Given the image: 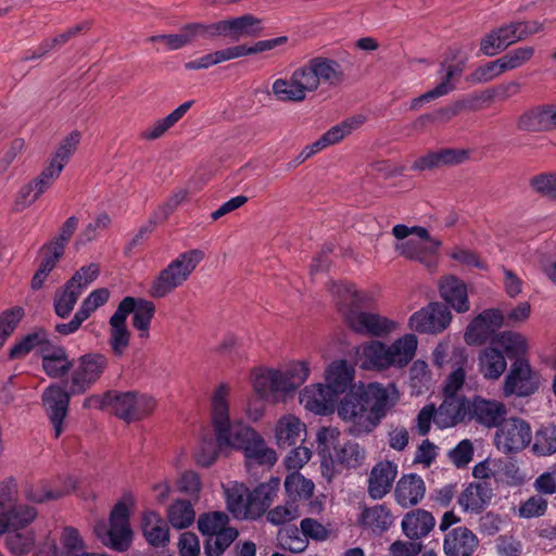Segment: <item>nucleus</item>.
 Instances as JSON below:
<instances>
[{"mask_svg":"<svg viewBox=\"0 0 556 556\" xmlns=\"http://www.w3.org/2000/svg\"><path fill=\"white\" fill-rule=\"evenodd\" d=\"M81 293L83 291L79 290L78 287H74L66 281V283L55 292L53 303L55 314L61 318L68 317Z\"/></svg>","mask_w":556,"mask_h":556,"instance_id":"3c124183","label":"nucleus"},{"mask_svg":"<svg viewBox=\"0 0 556 556\" xmlns=\"http://www.w3.org/2000/svg\"><path fill=\"white\" fill-rule=\"evenodd\" d=\"M301 529L295 526L281 528L278 531V540L283 548L292 553H301L307 547V541L300 536Z\"/></svg>","mask_w":556,"mask_h":556,"instance_id":"e2e57ef3","label":"nucleus"},{"mask_svg":"<svg viewBox=\"0 0 556 556\" xmlns=\"http://www.w3.org/2000/svg\"><path fill=\"white\" fill-rule=\"evenodd\" d=\"M300 402L304 407L318 415H328L333 413L338 406V395L332 392L329 386L316 384L306 387L300 394Z\"/></svg>","mask_w":556,"mask_h":556,"instance_id":"412c9836","label":"nucleus"},{"mask_svg":"<svg viewBox=\"0 0 556 556\" xmlns=\"http://www.w3.org/2000/svg\"><path fill=\"white\" fill-rule=\"evenodd\" d=\"M141 529L147 542L154 547L165 546L169 541L168 525L155 511L143 514Z\"/></svg>","mask_w":556,"mask_h":556,"instance_id":"c9c22d12","label":"nucleus"},{"mask_svg":"<svg viewBox=\"0 0 556 556\" xmlns=\"http://www.w3.org/2000/svg\"><path fill=\"white\" fill-rule=\"evenodd\" d=\"M43 253L40 265L31 278V288L39 290L47 276L54 269L59 260L63 256L65 248L56 241H49L40 249Z\"/></svg>","mask_w":556,"mask_h":556,"instance_id":"e433bc0d","label":"nucleus"},{"mask_svg":"<svg viewBox=\"0 0 556 556\" xmlns=\"http://www.w3.org/2000/svg\"><path fill=\"white\" fill-rule=\"evenodd\" d=\"M228 389L220 384L212 397V424L218 447L231 446L243 451L258 433L250 426L240 421H230L227 402Z\"/></svg>","mask_w":556,"mask_h":556,"instance_id":"7ed1b4c3","label":"nucleus"},{"mask_svg":"<svg viewBox=\"0 0 556 556\" xmlns=\"http://www.w3.org/2000/svg\"><path fill=\"white\" fill-rule=\"evenodd\" d=\"M299 68L311 92L316 91L320 85L338 87L346 79L342 65L330 58L314 56Z\"/></svg>","mask_w":556,"mask_h":556,"instance_id":"6e6552de","label":"nucleus"},{"mask_svg":"<svg viewBox=\"0 0 556 556\" xmlns=\"http://www.w3.org/2000/svg\"><path fill=\"white\" fill-rule=\"evenodd\" d=\"M60 544L62 556H81L86 552L84 539L79 531L72 526L63 528Z\"/></svg>","mask_w":556,"mask_h":556,"instance_id":"5fc2aeb1","label":"nucleus"},{"mask_svg":"<svg viewBox=\"0 0 556 556\" xmlns=\"http://www.w3.org/2000/svg\"><path fill=\"white\" fill-rule=\"evenodd\" d=\"M506 366L507 363L504 354L495 348H485L479 354V369L486 379H498L505 371Z\"/></svg>","mask_w":556,"mask_h":556,"instance_id":"a18cd8bd","label":"nucleus"},{"mask_svg":"<svg viewBox=\"0 0 556 556\" xmlns=\"http://www.w3.org/2000/svg\"><path fill=\"white\" fill-rule=\"evenodd\" d=\"M242 452L245 457L248 471H252L257 466L270 468L277 462L276 452L266 446L264 439L260 434Z\"/></svg>","mask_w":556,"mask_h":556,"instance_id":"ea45409f","label":"nucleus"},{"mask_svg":"<svg viewBox=\"0 0 556 556\" xmlns=\"http://www.w3.org/2000/svg\"><path fill=\"white\" fill-rule=\"evenodd\" d=\"M457 367L447 376L445 386H444V394H454L458 392V390L463 387L465 381V370L464 365L467 362V357L464 354L463 350H458L455 352Z\"/></svg>","mask_w":556,"mask_h":556,"instance_id":"0e129e2a","label":"nucleus"},{"mask_svg":"<svg viewBox=\"0 0 556 556\" xmlns=\"http://www.w3.org/2000/svg\"><path fill=\"white\" fill-rule=\"evenodd\" d=\"M37 515L38 511L34 506L15 503L0 519V534L27 527Z\"/></svg>","mask_w":556,"mask_h":556,"instance_id":"58836bf2","label":"nucleus"},{"mask_svg":"<svg viewBox=\"0 0 556 556\" xmlns=\"http://www.w3.org/2000/svg\"><path fill=\"white\" fill-rule=\"evenodd\" d=\"M315 484L312 480L306 479L304 476L294 471L289 473L285 480V490L288 500L295 503L298 501H306L312 497Z\"/></svg>","mask_w":556,"mask_h":556,"instance_id":"8fccbe9b","label":"nucleus"},{"mask_svg":"<svg viewBox=\"0 0 556 556\" xmlns=\"http://www.w3.org/2000/svg\"><path fill=\"white\" fill-rule=\"evenodd\" d=\"M547 506L548 502L542 495H532L527 501L520 503L518 516L525 519L538 518L545 515Z\"/></svg>","mask_w":556,"mask_h":556,"instance_id":"69168bd1","label":"nucleus"},{"mask_svg":"<svg viewBox=\"0 0 556 556\" xmlns=\"http://www.w3.org/2000/svg\"><path fill=\"white\" fill-rule=\"evenodd\" d=\"M469 412L470 400L454 394H445L443 402L437 409L434 424L441 429L454 427L465 419L469 420Z\"/></svg>","mask_w":556,"mask_h":556,"instance_id":"6ab92c4d","label":"nucleus"},{"mask_svg":"<svg viewBox=\"0 0 556 556\" xmlns=\"http://www.w3.org/2000/svg\"><path fill=\"white\" fill-rule=\"evenodd\" d=\"M337 306L346 326L354 332L382 337L391 332L395 323L376 313L364 312L369 298L355 289L354 285L340 283L336 288Z\"/></svg>","mask_w":556,"mask_h":556,"instance_id":"f03ea898","label":"nucleus"},{"mask_svg":"<svg viewBox=\"0 0 556 556\" xmlns=\"http://www.w3.org/2000/svg\"><path fill=\"white\" fill-rule=\"evenodd\" d=\"M532 452L536 456H551L556 453V425H541L534 433Z\"/></svg>","mask_w":556,"mask_h":556,"instance_id":"603ef678","label":"nucleus"},{"mask_svg":"<svg viewBox=\"0 0 556 556\" xmlns=\"http://www.w3.org/2000/svg\"><path fill=\"white\" fill-rule=\"evenodd\" d=\"M354 368L345 359L333 362L326 371V381L339 400L338 416L348 424L350 435L361 438L374 432L396 405L399 393L394 383H352Z\"/></svg>","mask_w":556,"mask_h":556,"instance_id":"f257e3e1","label":"nucleus"},{"mask_svg":"<svg viewBox=\"0 0 556 556\" xmlns=\"http://www.w3.org/2000/svg\"><path fill=\"white\" fill-rule=\"evenodd\" d=\"M24 316V309L20 306L9 308L0 314V349L15 330Z\"/></svg>","mask_w":556,"mask_h":556,"instance_id":"680f3d73","label":"nucleus"},{"mask_svg":"<svg viewBox=\"0 0 556 556\" xmlns=\"http://www.w3.org/2000/svg\"><path fill=\"white\" fill-rule=\"evenodd\" d=\"M364 119L361 116L348 118L327 130L318 140L312 144L306 146L300 153L299 159L304 162L320 150L338 143L345 136L350 135L353 130L363 124Z\"/></svg>","mask_w":556,"mask_h":556,"instance_id":"4be33fe9","label":"nucleus"},{"mask_svg":"<svg viewBox=\"0 0 556 556\" xmlns=\"http://www.w3.org/2000/svg\"><path fill=\"white\" fill-rule=\"evenodd\" d=\"M418 340L413 333L395 340L391 345L371 341L361 346L359 356L365 369L383 370L389 367L403 368L414 358Z\"/></svg>","mask_w":556,"mask_h":556,"instance_id":"20e7f679","label":"nucleus"},{"mask_svg":"<svg viewBox=\"0 0 556 556\" xmlns=\"http://www.w3.org/2000/svg\"><path fill=\"white\" fill-rule=\"evenodd\" d=\"M394 521L390 508L384 504H378L372 507H364L358 523L363 528L370 529L372 533L381 535L387 532Z\"/></svg>","mask_w":556,"mask_h":556,"instance_id":"f704fd0d","label":"nucleus"},{"mask_svg":"<svg viewBox=\"0 0 556 556\" xmlns=\"http://www.w3.org/2000/svg\"><path fill=\"white\" fill-rule=\"evenodd\" d=\"M132 300L134 308L132 327L139 331L141 339L149 337L151 321L155 314V305L152 301L141 298L125 296L122 301Z\"/></svg>","mask_w":556,"mask_h":556,"instance_id":"37998d69","label":"nucleus"},{"mask_svg":"<svg viewBox=\"0 0 556 556\" xmlns=\"http://www.w3.org/2000/svg\"><path fill=\"white\" fill-rule=\"evenodd\" d=\"M77 395L72 393V387L68 389L59 383H52L42 392L41 400L46 413L53 426L54 437L59 438L63 431V421L67 415L71 396Z\"/></svg>","mask_w":556,"mask_h":556,"instance_id":"f8f14e48","label":"nucleus"},{"mask_svg":"<svg viewBox=\"0 0 556 556\" xmlns=\"http://www.w3.org/2000/svg\"><path fill=\"white\" fill-rule=\"evenodd\" d=\"M439 292L441 298L457 313L469 311L467 286L458 277H444L439 283Z\"/></svg>","mask_w":556,"mask_h":556,"instance_id":"2f4dec72","label":"nucleus"},{"mask_svg":"<svg viewBox=\"0 0 556 556\" xmlns=\"http://www.w3.org/2000/svg\"><path fill=\"white\" fill-rule=\"evenodd\" d=\"M493 343L500 345L508 358L526 359L528 341L523 334L511 330L503 331L495 336Z\"/></svg>","mask_w":556,"mask_h":556,"instance_id":"de8ad7c7","label":"nucleus"},{"mask_svg":"<svg viewBox=\"0 0 556 556\" xmlns=\"http://www.w3.org/2000/svg\"><path fill=\"white\" fill-rule=\"evenodd\" d=\"M194 518L195 513L189 501H176L168 509V520L177 529L188 528Z\"/></svg>","mask_w":556,"mask_h":556,"instance_id":"6e6d98bb","label":"nucleus"},{"mask_svg":"<svg viewBox=\"0 0 556 556\" xmlns=\"http://www.w3.org/2000/svg\"><path fill=\"white\" fill-rule=\"evenodd\" d=\"M503 390L507 396H529L538 390V383L532 377L528 359H517L511 364Z\"/></svg>","mask_w":556,"mask_h":556,"instance_id":"a211bd4d","label":"nucleus"},{"mask_svg":"<svg viewBox=\"0 0 556 556\" xmlns=\"http://www.w3.org/2000/svg\"><path fill=\"white\" fill-rule=\"evenodd\" d=\"M134 308L132 300L121 301L114 314L110 317L109 344L115 356L125 354L130 342V331L127 328V317Z\"/></svg>","mask_w":556,"mask_h":556,"instance_id":"f3484780","label":"nucleus"},{"mask_svg":"<svg viewBox=\"0 0 556 556\" xmlns=\"http://www.w3.org/2000/svg\"><path fill=\"white\" fill-rule=\"evenodd\" d=\"M281 393H290L300 388L308 378L309 367L306 362H294L285 370H277Z\"/></svg>","mask_w":556,"mask_h":556,"instance_id":"c03bdc74","label":"nucleus"},{"mask_svg":"<svg viewBox=\"0 0 556 556\" xmlns=\"http://www.w3.org/2000/svg\"><path fill=\"white\" fill-rule=\"evenodd\" d=\"M70 493V490L54 489L48 480H38L26 483L24 495L27 501L36 504H42L50 501H56Z\"/></svg>","mask_w":556,"mask_h":556,"instance_id":"49530a36","label":"nucleus"},{"mask_svg":"<svg viewBox=\"0 0 556 556\" xmlns=\"http://www.w3.org/2000/svg\"><path fill=\"white\" fill-rule=\"evenodd\" d=\"M108 366L109 359L104 354L91 352L79 356L70 380H66L72 393L84 394L100 379Z\"/></svg>","mask_w":556,"mask_h":556,"instance_id":"1a4fd4ad","label":"nucleus"},{"mask_svg":"<svg viewBox=\"0 0 556 556\" xmlns=\"http://www.w3.org/2000/svg\"><path fill=\"white\" fill-rule=\"evenodd\" d=\"M530 187L539 194L556 200V174L541 173L530 179Z\"/></svg>","mask_w":556,"mask_h":556,"instance_id":"338daca9","label":"nucleus"},{"mask_svg":"<svg viewBox=\"0 0 556 556\" xmlns=\"http://www.w3.org/2000/svg\"><path fill=\"white\" fill-rule=\"evenodd\" d=\"M62 170L63 165L56 164V160H51L49 165L30 181L35 189V193H33L28 203H34L43 192H46L53 185L54 180L59 178Z\"/></svg>","mask_w":556,"mask_h":556,"instance_id":"864d4df0","label":"nucleus"},{"mask_svg":"<svg viewBox=\"0 0 556 556\" xmlns=\"http://www.w3.org/2000/svg\"><path fill=\"white\" fill-rule=\"evenodd\" d=\"M227 509L238 520H247L249 488L241 482L232 481L224 486Z\"/></svg>","mask_w":556,"mask_h":556,"instance_id":"79ce46f5","label":"nucleus"},{"mask_svg":"<svg viewBox=\"0 0 556 556\" xmlns=\"http://www.w3.org/2000/svg\"><path fill=\"white\" fill-rule=\"evenodd\" d=\"M204 257L205 253L200 249L188 250L179 254L156 275L151 283V296L165 298L182 286Z\"/></svg>","mask_w":556,"mask_h":556,"instance_id":"39448f33","label":"nucleus"},{"mask_svg":"<svg viewBox=\"0 0 556 556\" xmlns=\"http://www.w3.org/2000/svg\"><path fill=\"white\" fill-rule=\"evenodd\" d=\"M41 365L45 374L53 379L65 377L74 367L65 348L53 344L43 350Z\"/></svg>","mask_w":556,"mask_h":556,"instance_id":"473e14b6","label":"nucleus"},{"mask_svg":"<svg viewBox=\"0 0 556 556\" xmlns=\"http://www.w3.org/2000/svg\"><path fill=\"white\" fill-rule=\"evenodd\" d=\"M434 527L435 518L430 511L422 508L409 510L401 522L403 534L412 541L426 538Z\"/></svg>","mask_w":556,"mask_h":556,"instance_id":"c85d7f7f","label":"nucleus"},{"mask_svg":"<svg viewBox=\"0 0 556 556\" xmlns=\"http://www.w3.org/2000/svg\"><path fill=\"white\" fill-rule=\"evenodd\" d=\"M35 544V535L33 532L21 533L14 532L9 533L5 538L7 548L14 556H24L28 554Z\"/></svg>","mask_w":556,"mask_h":556,"instance_id":"13d9d810","label":"nucleus"},{"mask_svg":"<svg viewBox=\"0 0 556 556\" xmlns=\"http://www.w3.org/2000/svg\"><path fill=\"white\" fill-rule=\"evenodd\" d=\"M531 442L530 425L520 418H509L497 428L495 444L504 453L523 450Z\"/></svg>","mask_w":556,"mask_h":556,"instance_id":"4468645a","label":"nucleus"},{"mask_svg":"<svg viewBox=\"0 0 556 556\" xmlns=\"http://www.w3.org/2000/svg\"><path fill=\"white\" fill-rule=\"evenodd\" d=\"M93 532L103 545L117 552H126L131 544L130 526L106 523L101 520L94 525Z\"/></svg>","mask_w":556,"mask_h":556,"instance_id":"393cba45","label":"nucleus"},{"mask_svg":"<svg viewBox=\"0 0 556 556\" xmlns=\"http://www.w3.org/2000/svg\"><path fill=\"white\" fill-rule=\"evenodd\" d=\"M300 517L298 504L288 500L285 505H278L267 511V521L274 526H282Z\"/></svg>","mask_w":556,"mask_h":556,"instance_id":"052dcab7","label":"nucleus"},{"mask_svg":"<svg viewBox=\"0 0 556 556\" xmlns=\"http://www.w3.org/2000/svg\"><path fill=\"white\" fill-rule=\"evenodd\" d=\"M533 47H520L508 51L500 59L503 63V67L507 72L523 65L533 56Z\"/></svg>","mask_w":556,"mask_h":556,"instance_id":"774afa93","label":"nucleus"},{"mask_svg":"<svg viewBox=\"0 0 556 556\" xmlns=\"http://www.w3.org/2000/svg\"><path fill=\"white\" fill-rule=\"evenodd\" d=\"M505 317L497 308H486L477 315L465 330V341L469 345H482L497 334Z\"/></svg>","mask_w":556,"mask_h":556,"instance_id":"9b49d317","label":"nucleus"},{"mask_svg":"<svg viewBox=\"0 0 556 556\" xmlns=\"http://www.w3.org/2000/svg\"><path fill=\"white\" fill-rule=\"evenodd\" d=\"M279 485L280 479L270 477L267 482L260 483L252 491L249 490L247 520H256L267 511L277 495Z\"/></svg>","mask_w":556,"mask_h":556,"instance_id":"aec40b11","label":"nucleus"},{"mask_svg":"<svg viewBox=\"0 0 556 556\" xmlns=\"http://www.w3.org/2000/svg\"><path fill=\"white\" fill-rule=\"evenodd\" d=\"M339 432L336 429L323 427L317 431V452L321 457V465L338 463L348 468L362 466L366 457V451L356 442H346L337 447Z\"/></svg>","mask_w":556,"mask_h":556,"instance_id":"0eeeda50","label":"nucleus"},{"mask_svg":"<svg viewBox=\"0 0 556 556\" xmlns=\"http://www.w3.org/2000/svg\"><path fill=\"white\" fill-rule=\"evenodd\" d=\"M227 513L214 510L203 513L198 518V529L206 536L204 554L206 556H220L238 538L239 532L229 526Z\"/></svg>","mask_w":556,"mask_h":556,"instance_id":"423d86ee","label":"nucleus"},{"mask_svg":"<svg viewBox=\"0 0 556 556\" xmlns=\"http://www.w3.org/2000/svg\"><path fill=\"white\" fill-rule=\"evenodd\" d=\"M441 247V241H432V245H427L421 241L409 239L395 245V251L405 258L419 262L428 267L434 263V256Z\"/></svg>","mask_w":556,"mask_h":556,"instance_id":"72a5a7b5","label":"nucleus"},{"mask_svg":"<svg viewBox=\"0 0 556 556\" xmlns=\"http://www.w3.org/2000/svg\"><path fill=\"white\" fill-rule=\"evenodd\" d=\"M110 407L114 415L127 424L141 420L155 408V401L136 391L119 392L112 390Z\"/></svg>","mask_w":556,"mask_h":556,"instance_id":"9d476101","label":"nucleus"},{"mask_svg":"<svg viewBox=\"0 0 556 556\" xmlns=\"http://www.w3.org/2000/svg\"><path fill=\"white\" fill-rule=\"evenodd\" d=\"M305 431V425L299 418L292 415L279 419L276 425V441L281 450H287L302 442V432Z\"/></svg>","mask_w":556,"mask_h":556,"instance_id":"4c0bfd02","label":"nucleus"},{"mask_svg":"<svg viewBox=\"0 0 556 556\" xmlns=\"http://www.w3.org/2000/svg\"><path fill=\"white\" fill-rule=\"evenodd\" d=\"M51 344L49 333L43 328H36L10 348L9 358L24 357L36 348H39L40 355L42 356L43 350L48 349Z\"/></svg>","mask_w":556,"mask_h":556,"instance_id":"a19ab883","label":"nucleus"},{"mask_svg":"<svg viewBox=\"0 0 556 556\" xmlns=\"http://www.w3.org/2000/svg\"><path fill=\"white\" fill-rule=\"evenodd\" d=\"M193 103V100L184 102L167 116L156 121L152 126L147 128L141 134V138L146 140H155L161 138L169 128L175 126L184 117Z\"/></svg>","mask_w":556,"mask_h":556,"instance_id":"09e8293b","label":"nucleus"},{"mask_svg":"<svg viewBox=\"0 0 556 556\" xmlns=\"http://www.w3.org/2000/svg\"><path fill=\"white\" fill-rule=\"evenodd\" d=\"M493 489L489 481L469 483L458 497V504L465 511L481 513L491 502Z\"/></svg>","mask_w":556,"mask_h":556,"instance_id":"c756f323","label":"nucleus"},{"mask_svg":"<svg viewBox=\"0 0 556 556\" xmlns=\"http://www.w3.org/2000/svg\"><path fill=\"white\" fill-rule=\"evenodd\" d=\"M271 91L280 102H302L306 99V93L311 92L299 67L293 71L290 79H276Z\"/></svg>","mask_w":556,"mask_h":556,"instance_id":"cd10ccee","label":"nucleus"},{"mask_svg":"<svg viewBox=\"0 0 556 556\" xmlns=\"http://www.w3.org/2000/svg\"><path fill=\"white\" fill-rule=\"evenodd\" d=\"M522 132H549L556 129V104H538L525 110L516 119Z\"/></svg>","mask_w":556,"mask_h":556,"instance_id":"2eb2a0df","label":"nucleus"},{"mask_svg":"<svg viewBox=\"0 0 556 556\" xmlns=\"http://www.w3.org/2000/svg\"><path fill=\"white\" fill-rule=\"evenodd\" d=\"M397 476V465L390 460L377 463L369 473L367 492L370 498L381 500L391 490Z\"/></svg>","mask_w":556,"mask_h":556,"instance_id":"5701e85b","label":"nucleus"},{"mask_svg":"<svg viewBox=\"0 0 556 556\" xmlns=\"http://www.w3.org/2000/svg\"><path fill=\"white\" fill-rule=\"evenodd\" d=\"M517 41L519 40L516 29L513 22H510L489 31L481 39L480 51L483 55L494 56Z\"/></svg>","mask_w":556,"mask_h":556,"instance_id":"7c9ffc66","label":"nucleus"},{"mask_svg":"<svg viewBox=\"0 0 556 556\" xmlns=\"http://www.w3.org/2000/svg\"><path fill=\"white\" fill-rule=\"evenodd\" d=\"M186 26L187 34L190 38V43L198 38L214 39L224 37L223 20L214 23H189Z\"/></svg>","mask_w":556,"mask_h":556,"instance_id":"4d7b16f0","label":"nucleus"},{"mask_svg":"<svg viewBox=\"0 0 556 556\" xmlns=\"http://www.w3.org/2000/svg\"><path fill=\"white\" fill-rule=\"evenodd\" d=\"M224 37L231 41H239L241 38H255L263 34V20L253 14H243L237 17L223 20Z\"/></svg>","mask_w":556,"mask_h":556,"instance_id":"bb28decb","label":"nucleus"},{"mask_svg":"<svg viewBox=\"0 0 556 556\" xmlns=\"http://www.w3.org/2000/svg\"><path fill=\"white\" fill-rule=\"evenodd\" d=\"M507 408L503 402L475 395L470 400L469 421L488 428H498L505 421Z\"/></svg>","mask_w":556,"mask_h":556,"instance_id":"dca6fc26","label":"nucleus"},{"mask_svg":"<svg viewBox=\"0 0 556 556\" xmlns=\"http://www.w3.org/2000/svg\"><path fill=\"white\" fill-rule=\"evenodd\" d=\"M277 370H267L257 374L253 381V388L260 397H267L269 394L281 393Z\"/></svg>","mask_w":556,"mask_h":556,"instance_id":"bf43d9fd","label":"nucleus"},{"mask_svg":"<svg viewBox=\"0 0 556 556\" xmlns=\"http://www.w3.org/2000/svg\"><path fill=\"white\" fill-rule=\"evenodd\" d=\"M426 484L417 473L403 475L395 484L393 496L403 508L416 506L424 498Z\"/></svg>","mask_w":556,"mask_h":556,"instance_id":"a878e982","label":"nucleus"},{"mask_svg":"<svg viewBox=\"0 0 556 556\" xmlns=\"http://www.w3.org/2000/svg\"><path fill=\"white\" fill-rule=\"evenodd\" d=\"M479 546L478 536L467 527H456L443 540L446 556H473Z\"/></svg>","mask_w":556,"mask_h":556,"instance_id":"b1692460","label":"nucleus"},{"mask_svg":"<svg viewBox=\"0 0 556 556\" xmlns=\"http://www.w3.org/2000/svg\"><path fill=\"white\" fill-rule=\"evenodd\" d=\"M452 314L448 307L440 302H431L415 312L409 318V326L420 333H440L451 324Z\"/></svg>","mask_w":556,"mask_h":556,"instance_id":"ddd939ff","label":"nucleus"}]
</instances>
